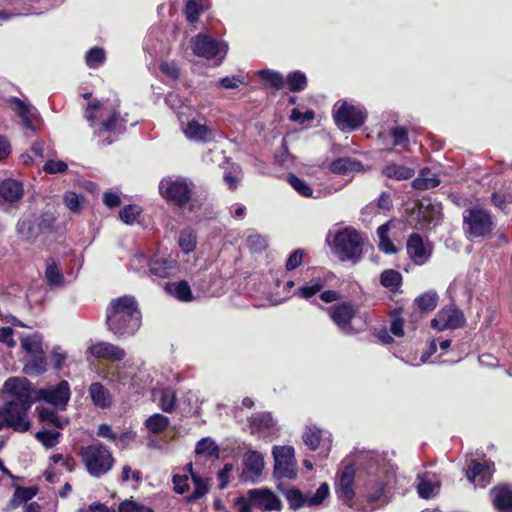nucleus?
Returning <instances> with one entry per match:
<instances>
[{
  "mask_svg": "<svg viewBox=\"0 0 512 512\" xmlns=\"http://www.w3.org/2000/svg\"><path fill=\"white\" fill-rule=\"evenodd\" d=\"M141 312L132 296L113 299L106 313L108 330L117 338L133 336L141 326Z\"/></svg>",
  "mask_w": 512,
  "mask_h": 512,
  "instance_id": "f257e3e1",
  "label": "nucleus"
},
{
  "mask_svg": "<svg viewBox=\"0 0 512 512\" xmlns=\"http://www.w3.org/2000/svg\"><path fill=\"white\" fill-rule=\"evenodd\" d=\"M84 117L91 127H95L96 121L100 120V126L95 130L99 137L105 132L121 133L125 130V119L120 116L114 105L94 100L87 105Z\"/></svg>",
  "mask_w": 512,
  "mask_h": 512,
  "instance_id": "f03ea898",
  "label": "nucleus"
},
{
  "mask_svg": "<svg viewBox=\"0 0 512 512\" xmlns=\"http://www.w3.org/2000/svg\"><path fill=\"white\" fill-rule=\"evenodd\" d=\"M78 455L88 474L95 478L107 474L115 463L109 447L98 441L81 446Z\"/></svg>",
  "mask_w": 512,
  "mask_h": 512,
  "instance_id": "7ed1b4c3",
  "label": "nucleus"
},
{
  "mask_svg": "<svg viewBox=\"0 0 512 512\" xmlns=\"http://www.w3.org/2000/svg\"><path fill=\"white\" fill-rule=\"evenodd\" d=\"M54 222L51 213L23 216L17 222L16 232L21 240L34 243L40 236L52 232Z\"/></svg>",
  "mask_w": 512,
  "mask_h": 512,
  "instance_id": "20e7f679",
  "label": "nucleus"
},
{
  "mask_svg": "<svg viewBox=\"0 0 512 512\" xmlns=\"http://www.w3.org/2000/svg\"><path fill=\"white\" fill-rule=\"evenodd\" d=\"M464 230L469 238L485 237L495 226L491 213L483 208H467L463 212Z\"/></svg>",
  "mask_w": 512,
  "mask_h": 512,
  "instance_id": "39448f33",
  "label": "nucleus"
},
{
  "mask_svg": "<svg viewBox=\"0 0 512 512\" xmlns=\"http://www.w3.org/2000/svg\"><path fill=\"white\" fill-rule=\"evenodd\" d=\"M363 239L355 229L344 228L336 233L333 249L341 260H358L362 254Z\"/></svg>",
  "mask_w": 512,
  "mask_h": 512,
  "instance_id": "423d86ee",
  "label": "nucleus"
},
{
  "mask_svg": "<svg viewBox=\"0 0 512 512\" xmlns=\"http://www.w3.org/2000/svg\"><path fill=\"white\" fill-rule=\"evenodd\" d=\"M36 390L29 380L24 377H10L4 382L2 391L13 402L32 406L36 399Z\"/></svg>",
  "mask_w": 512,
  "mask_h": 512,
  "instance_id": "0eeeda50",
  "label": "nucleus"
},
{
  "mask_svg": "<svg viewBox=\"0 0 512 512\" xmlns=\"http://www.w3.org/2000/svg\"><path fill=\"white\" fill-rule=\"evenodd\" d=\"M274 457V476L278 479H293L297 474V461L292 446H275L272 450Z\"/></svg>",
  "mask_w": 512,
  "mask_h": 512,
  "instance_id": "6e6552de",
  "label": "nucleus"
},
{
  "mask_svg": "<svg viewBox=\"0 0 512 512\" xmlns=\"http://www.w3.org/2000/svg\"><path fill=\"white\" fill-rule=\"evenodd\" d=\"M30 408L31 406L24 404L6 402L5 405L0 408L4 420L3 428L9 427L17 432L28 431L31 427V422L28 419V411Z\"/></svg>",
  "mask_w": 512,
  "mask_h": 512,
  "instance_id": "1a4fd4ad",
  "label": "nucleus"
},
{
  "mask_svg": "<svg viewBox=\"0 0 512 512\" xmlns=\"http://www.w3.org/2000/svg\"><path fill=\"white\" fill-rule=\"evenodd\" d=\"M333 117L336 125L342 131L346 129H356L360 127L365 121L364 112L347 102H338L336 105Z\"/></svg>",
  "mask_w": 512,
  "mask_h": 512,
  "instance_id": "9d476101",
  "label": "nucleus"
},
{
  "mask_svg": "<svg viewBox=\"0 0 512 512\" xmlns=\"http://www.w3.org/2000/svg\"><path fill=\"white\" fill-rule=\"evenodd\" d=\"M160 194L176 205L186 204L191 197V188L183 179L165 178L159 183Z\"/></svg>",
  "mask_w": 512,
  "mask_h": 512,
  "instance_id": "9b49d317",
  "label": "nucleus"
},
{
  "mask_svg": "<svg viewBox=\"0 0 512 512\" xmlns=\"http://www.w3.org/2000/svg\"><path fill=\"white\" fill-rule=\"evenodd\" d=\"M70 385L66 380L60 381L55 386L36 390L37 401H45L61 410H64L70 400Z\"/></svg>",
  "mask_w": 512,
  "mask_h": 512,
  "instance_id": "f8f14e48",
  "label": "nucleus"
},
{
  "mask_svg": "<svg viewBox=\"0 0 512 512\" xmlns=\"http://www.w3.org/2000/svg\"><path fill=\"white\" fill-rule=\"evenodd\" d=\"M192 50L199 57L212 59L221 56V59H223L227 47L224 43L218 42L205 34H198L192 39Z\"/></svg>",
  "mask_w": 512,
  "mask_h": 512,
  "instance_id": "ddd939ff",
  "label": "nucleus"
},
{
  "mask_svg": "<svg viewBox=\"0 0 512 512\" xmlns=\"http://www.w3.org/2000/svg\"><path fill=\"white\" fill-rule=\"evenodd\" d=\"M406 249L409 257L416 265H423L430 259L433 246L430 242L424 241L418 233H413L407 239Z\"/></svg>",
  "mask_w": 512,
  "mask_h": 512,
  "instance_id": "4468645a",
  "label": "nucleus"
},
{
  "mask_svg": "<svg viewBox=\"0 0 512 512\" xmlns=\"http://www.w3.org/2000/svg\"><path fill=\"white\" fill-rule=\"evenodd\" d=\"M302 440L311 451L320 447L324 458L328 456L332 447L331 435L316 426H307L302 434Z\"/></svg>",
  "mask_w": 512,
  "mask_h": 512,
  "instance_id": "2eb2a0df",
  "label": "nucleus"
},
{
  "mask_svg": "<svg viewBox=\"0 0 512 512\" xmlns=\"http://www.w3.org/2000/svg\"><path fill=\"white\" fill-rule=\"evenodd\" d=\"M253 507L261 511H280L282 502L279 497L266 488H254L247 491Z\"/></svg>",
  "mask_w": 512,
  "mask_h": 512,
  "instance_id": "dca6fc26",
  "label": "nucleus"
},
{
  "mask_svg": "<svg viewBox=\"0 0 512 512\" xmlns=\"http://www.w3.org/2000/svg\"><path fill=\"white\" fill-rule=\"evenodd\" d=\"M243 470L240 475L245 482H256L264 469V458L258 451L250 450L246 452L243 458Z\"/></svg>",
  "mask_w": 512,
  "mask_h": 512,
  "instance_id": "f3484780",
  "label": "nucleus"
},
{
  "mask_svg": "<svg viewBox=\"0 0 512 512\" xmlns=\"http://www.w3.org/2000/svg\"><path fill=\"white\" fill-rule=\"evenodd\" d=\"M465 322L463 313L454 307H445L441 309L436 317L431 321L432 327L442 331L445 329H455L461 327Z\"/></svg>",
  "mask_w": 512,
  "mask_h": 512,
  "instance_id": "a211bd4d",
  "label": "nucleus"
},
{
  "mask_svg": "<svg viewBox=\"0 0 512 512\" xmlns=\"http://www.w3.org/2000/svg\"><path fill=\"white\" fill-rule=\"evenodd\" d=\"M356 469L353 464L344 465L337 474L336 490L340 497L350 501L355 496L354 481Z\"/></svg>",
  "mask_w": 512,
  "mask_h": 512,
  "instance_id": "6ab92c4d",
  "label": "nucleus"
},
{
  "mask_svg": "<svg viewBox=\"0 0 512 512\" xmlns=\"http://www.w3.org/2000/svg\"><path fill=\"white\" fill-rule=\"evenodd\" d=\"M355 313L356 310L353 305L347 302L335 305L329 309V315L333 322L346 334L353 333L350 322L355 316Z\"/></svg>",
  "mask_w": 512,
  "mask_h": 512,
  "instance_id": "aec40b11",
  "label": "nucleus"
},
{
  "mask_svg": "<svg viewBox=\"0 0 512 512\" xmlns=\"http://www.w3.org/2000/svg\"><path fill=\"white\" fill-rule=\"evenodd\" d=\"M93 357L99 360H107L111 362H118L125 358L126 352L124 349L109 342L101 341L89 348Z\"/></svg>",
  "mask_w": 512,
  "mask_h": 512,
  "instance_id": "412c9836",
  "label": "nucleus"
},
{
  "mask_svg": "<svg viewBox=\"0 0 512 512\" xmlns=\"http://www.w3.org/2000/svg\"><path fill=\"white\" fill-rule=\"evenodd\" d=\"M24 196V185L22 182L7 178L0 182V203H18Z\"/></svg>",
  "mask_w": 512,
  "mask_h": 512,
  "instance_id": "4be33fe9",
  "label": "nucleus"
},
{
  "mask_svg": "<svg viewBox=\"0 0 512 512\" xmlns=\"http://www.w3.org/2000/svg\"><path fill=\"white\" fill-rule=\"evenodd\" d=\"M8 102L17 116L21 118L23 127L28 130L35 131L33 118L36 116V109L29 103L17 97L10 98Z\"/></svg>",
  "mask_w": 512,
  "mask_h": 512,
  "instance_id": "5701e85b",
  "label": "nucleus"
},
{
  "mask_svg": "<svg viewBox=\"0 0 512 512\" xmlns=\"http://www.w3.org/2000/svg\"><path fill=\"white\" fill-rule=\"evenodd\" d=\"M418 494L423 499L434 497L440 489V481L434 474L424 473L417 476Z\"/></svg>",
  "mask_w": 512,
  "mask_h": 512,
  "instance_id": "b1692460",
  "label": "nucleus"
},
{
  "mask_svg": "<svg viewBox=\"0 0 512 512\" xmlns=\"http://www.w3.org/2000/svg\"><path fill=\"white\" fill-rule=\"evenodd\" d=\"M466 476L475 485L485 487L491 480L492 471L481 463L473 461L466 471Z\"/></svg>",
  "mask_w": 512,
  "mask_h": 512,
  "instance_id": "393cba45",
  "label": "nucleus"
},
{
  "mask_svg": "<svg viewBox=\"0 0 512 512\" xmlns=\"http://www.w3.org/2000/svg\"><path fill=\"white\" fill-rule=\"evenodd\" d=\"M493 504L500 512H512V490L499 486L491 490Z\"/></svg>",
  "mask_w": 512,
  "mask_h": 512,
  "instance_id": "a878e982",
  "label": "nucleus"
},
{
  "mask_svg": "<svg viewBox=\"0 0 512 512\" xmlns=\"http://www.w3.org/2000/svg\"><path fill=\"white\" fill-rule=\"evenodd\" d=\"M183 131L188 139L194 141L206 142L212 137V131L210 128L194 120L188 122Z\"/></svg>",
  "mask_w": 512,
  "mask_h": 512,
  "instance_id": "bb28decb",
  "label": "nucleus"
},
{
  "mask_svg": "<svg viewBox=\"0 0 512 512\" xmlns=\"http://www.w3.org/2000/svg\"><path fill=\"white\" fill-rule=\"evenodd\" d=\"M47 369V361L43 353L25 356L23 371L30 376H39Z\"/></svg>",
  "mask_w": 512,
  "mask_h": 512,
  "instance_id": "cd10ccee",
  "label": "nucleus"
},
{
  "mask_svg": "<svg viewBox=\"0 0 512 512\" xmlns=\"http://www.w3.org/2000/svg\"><path fill=\"white\" fill-rule=\"evenodd\" d=\"M330 169L335 174L350 175L354 172H359L363 169L361 162L351 158H339L333 161Z\"/></svg>",
  "mask_w": 512,
  "mask_h": 512,
  "instance_id": "c85d7f7f",
  "label": "nucleus"
},
{
  "mask_svg": "<svg viewBox=\"0 0 512 512\" xmlns=\"http://www.w3.org/2000/svg\"><path fill=\"white\" fill-rule=\"evenodd\" d=\"M89 395L93 404L100 408H107L111 405V394L101 383H92L89 387Z\"/></svg>",
  "mask_w": 512,
  "mask_h": 512,
  "instance_id": "c756f323",
  "label": "nucleus"
},
{
  "mask_svg": "<svg viewBox=\"0 0 512 512\" xmlns=\"http://www.w3.org/2000/svg\"><path fill=\"white\" fill-rule=\"evenodd\" d=\"M151 274L160 278L169 277L176 270L175 262L164 258H154L149 262Z\"/></svg>",
  "mask_w": 512,
  "mask_h": 512,
  "instance_id": "7c9ffc66",
  "label": "nucleus"
},
{
  "mask_svg": "<svg viewBox=\"0 0 512 512\" xmlns=\"http://www.w3.org/2000/svg\"><path fill=\"white\" fill-rule=\"evenodd\" d=\"M440 184V179L437 174L432 173L429 169L425 168L420 171L419 176L412 182V186L418 190H427L434 188Z\"/></svg>",
  "mask_w": 512,
  "mask_h": 512,
  "instance_id": "2f4dec72",
  "label": "nucleus"
},
{
  "mask_svg": "<svg viewBox=\"0 0 512 512\" xmlns=\"http://www.w3.org/2000/svg\"><path fill=\"white\" fill-rule=\"evenodd\" d=\"M390 225L391 222L388 221L377 228V236L379 239L378 247L386 254H395L397 252V248L388 236Z\"/></svg>",
  "mask_w": 512,
  "mask_h": 512,
  "instance_id": "473e14b6",
  "label": "nucleus"
},
{
  "mask_svg": "<svg viewBox=\"0 0 512 512\" xmlns=\"http://www.w3.org/2000/svg\"><path fill=\"white\" fill-rule=\"evenodd\" d=\"M383 174L388 178L396 180H407L412 178L415 172L413 169L402 165L389 164L383 169Z\"/></svg>",
  "mask_w": 512,
  "mask_h": 512,
  "instance_id": "72a5a7b5",
  "label": "nucleus"
},
{
  "mask_svg": "<svg viewBox=\"0 0 512 512\" xmlns=\"http://www.w3.org/2000/svg\"><path fill=\"white\" fill-rule=\"evenodd\" d=\"M45 278L51 286H60L64 281L63 273L53 258H49L46 262Z\"/></svg>",
  "mask_w": 512,
  "mask_h": 512,
  "instance_id": "f704fd0d",
  "label": "nucleus"
},
{
  "mask_svg": "<svg viewBox=\"0 0 512 512\" xmlns=\"http://www.w3.org/2000/svg\"><path fill=\"white\" fill-rule=\"evenodd\" d=\"M21 347L26 352V356L43 353L42 337L35 333L21 339Z\"/></svg>",
  "mask_w": 512,
  "mask_h": 512,
  "instance_id": "c9c22d12",
  "label": "nucleus"
},
{
  "mask_svg": "<svg viewBox=\"0 0 512 512\" xmlns=\"http://www.w3.org/2000/svg\"><path fill=\"white\" fill-rule=\"evenodd\" d=\"M38 489L35 487H17L12 499L10 500V507L17 508L23 503H26L37 494Z\"/></svg>",
  "mask_w": 512,
  "mask_h": 512,
  "instance_id": "e433bc0d",
  "label": "nucleus"
},
{
  "mask_svg": "<svg viewBox=\"0 0 512 512\" xmlns=\"http://www.w3.org/2000/svg\"><path fill=\"white\" fill-rule=\"evenodd\" d=\"M380 283L390 291H396L402 283V275L393 269L384 270L380 276Z\"/></svg>",
  "mask_w": 512,
  "mask_h": 512,
  "instance_id": "4c0bfd02",
  "label": "nucleus"
},
{
  "mask_svg": "<svg viewBox=\"0 0 512 512\" xmlns=\"http://www.w3.org/2000/svg\"><path fill=\"white\" fill-rule=\"evenodd\" d=\"M169 423L168 417L156 413L147 418L144 424L149 432L158 434L164 431L169 426Z\"/></svg>",
  "mask_w": 512,
  "mask_h": 512,
  "instance_id": "58836bf2",
  "label": "nucleus"
},
{
  "mask_svg": "<svg viewBox=\"0 0 512 512\" xmlns=\"http://www.w3.org/2000/svg\"><path fill=\"white\" fill-rule=\"evenodd\" d=\"M438 295L435 291H428L415 299L418 308L423 312H429L436 308Z\"/></svg>",
  "mask_w": 512,
  "mask_h": 512,
  "instance_id": "ea45409f",
  "label": "nucleus"
},
{
  "mask_svg": "<svg viewBox=\"0 0 512 512\" xmlns=\"http://www.w3.org/2000/svg\"><path fill=\"white\" fill-rule=\"evenodd\" d=\"M192 480L194 483V491L187 496L189 502L196 501L207 494L209 490L208 479H204L197 474H192Z\"/></svg>",
  "mask_w": 512,
  "mask_h": 512,
  "instance_id": "a19ab883",
  "label": "nucleus"
},
{
  "mask_svg": "<svg viewBox=\"0 0 512 512\" xmlns=\"http://www.w3.org/2000/svg\"><path fill=\"white\" fill-rule=\"evenodd\" d=\"M159 404L163 411L172 412L176 407V393L172 388H164L159 390Z\"/></svg>",
  "mask_w": 512,
  "mask_h": 512,
  "instance_id": "79ce46f5",
  "label": "nucleus"
},
{
  "mask_svg": "<svg viewBox=\"0 0 512 512\" xmlns=\"http://www.w3.org/2000/svg\"><path fill=\"white\" fill-rule=\"evenodd\" d=\"M259 77L267 84H269L271 87H274L276 89H281L284 86L285 80L281 73L270 70V69H264L258 72Z\"/></svg>",
  "mask_w": 512,
  "mask_h": 512,
  "instance_id": "37998d69",
  "label": "nucleus"
},
{
  "mask_svg": "<svg viewBox=\"0 0 512 512\" xmlns=\"http://www.w3.org/2000/svg\"><path fill=\"white\" fill-rule=\"evenodd\" d=\"M38 414L41 421L54 425L57 428H62L67 424V421L61 419L56 411L50 408H38Z\"/></svg>",
  "mask_w": 512,
  "mask_h": 512,
  "instance_id": "c03bdc74",
  "label": "nucleus"
},
{
  "mask_svg": "<svg viewBox=\"0 0 512 512\" xmlns=\"http://www.w3.org/2000/svg\"><path fill=\"white\" fill-rule=\"evenodd\" d=\"M61 433L52 430H42L36 433V439L46 448H53L59 443Z\"/></svg>",
  "mask_w": 512,
  "mask_h": 512,
  "instance_id": "a18cd8bd",
  "label": "nucleus"
},
{
  "mask_svg": "<svg viewBox=\"0 0 512 512\" xmlns=\"http://www.w3.org/2000/svg\"><path fill=\"white\" fill-rule=\"evenodd\" d=\"M285 496L290 508L293 510H297L307 505V495H303L302 492L298 489L287 490Z\"/></svg>",
  "mask_w": 512,
  "mask_h": 512,
  "instance_id": "49530a36",
  "label": "nucleus"
},
{
  "mask_svg": "<svg viewBox=\"0 0 512 512\" xmlns=\"http://www.w3.org/2000/svg\"><path fill=\"white\" fill-rule=\"evenodd\" d=\"M251 425L257 430L272 428L275 422L270 413H256L251 417Z\"/></svg>",
  "mask_w": 512,
  "mask_h": 512,
  "instance_id": "de8ad7c7",
  "label": "nucleus"
},
{
  "mask_svg": "<svg viewBox=\"0 0 512 512\" xmlns=\"http://www.w3.org/2000/svg\"><path fill=\"white\" fill-rule=\"evenodd\" d=\"M286 82L291 91L298 92L306 87L307 79L304 73L295 71L287 76Z\"/></svg>",
  "mask_w": 512,
  "mask_h": 512,
  "instance_id": "09e8293b",
  "label": "nucleus"
},
{
  "mask_svg": "<svg viewBox=\"0 0 512 512\" xmlns=\"http://www.w3.org/2000/svg\"><path fill=\"white\" fill-rule=\"evenodd\" d=\"M66 207L73 213H79L82 209L84 197L73 191H67L63 196Z\"/></svg>",
  "mask_w": 512,
  "mask_h": 512,
  "instance_id": "8fccbe9b",
  "label": "nucleus"
},
{
  "mask_svg": "<svg viewBox=\"0 0 512 512\" xmlns=\"http://www.w3.org/2000/svg\"><path fill=\"white\" fill-rule=\"evenodd\" d=\"M287 181L300 195L304 197H311L313 195V189L296 175L289 174Z\"/></svg>",
  "mask_w": 512,
  "mask_h": 512,
  "instance_id": "3c124183",
  "label": "nucleus"
},
{
  "mask_svg": "<svg viewBox=\"0 0 512 512\" xmlns=\"http://www.w3.org/2000/svg\"><path fill=\"white\" fill-rule=\"evenodd\" d=\"M179 246L185 253H190L196 248V236L190 229H185L181 232Z\"/></svg>",
  "mask_w": 512,
  "mask_h": 512,
  "instance_id": "603ef678",
  "label": "nucleus"
},
{
  "mask_svg": "<svg viewBox=\"0 0 512 512\" xmlns=\"http://www.w3.org/2000/svg\"><path fill=\"white\" fill-rule=\"evenodd\" d=\"M195 453L197 455L212 456L218 453V447L215 442L210 438H202L197 442L195 447Z\"/></svg>",
  "mask_w": 512,
  "mask_h": 512,
  "instance_id": "864d4df0",
  "label": "nucleus"
},
{
  "mask_svg": "<svg viewBox=\"0 0 512 512\" xmlns=\"http://www.w3.org/2000/svg\"><path fill=\"white\" fill-rule=\"evenodd\" d=\"M323 287H324V283L322 281H320V280L312 281V282L308 283L307 285L300 287L297 290L296 294L301 298L309 299L312 296L316 295L318 292H320Z\"/></svg>",
  "mask_w": 512,
  "mask_h": 512,
  "instance_id": "5fc2aeb1",
  "label": "nucleus"
},
{
  "mask_svg": "<svg viewBox=\"0 0 512 512\" xmlns=\"http://www.w3.org/2000/svg\"><path fill=\"white\" fill-rule=\"evenodd\" d=\"M85 60H86V64L89 67H91V68L98 67L105 60V52L101 48L94 47L86 53Z\"/></svg>",
  "mask_w": 512,
  "mask_h": 512,
  "instance_id": "6e6d98bb",
  "label": "nucleus"
},
{
  "mask_svg": "<svg viewBox=\"0 0 512 512\" xmlns=\"http://www.w3.org/2000/svg\"><path fill=\"white\" fill-rule=\"evenodd\" d=\"M329 495V486L327 483H322L315 493L307 495V506H318Z\"/></svg>",
  "mask_w": 512,
  "mask_h": 512,
  "instance_id": "4d7b16f0",
  "label": "nucleus"
},
{
  "mask_svg": "<svg viewBox=\"0 0 512 512\" xmlns=\"http://www.w3.org/2000/svg\"><path fill=\"white\" fill-rule=\"evenodd\" d=\"M201 10V0H188L185 7L187 20L191 23L197 21Z\"/></svg>",
  "mask_w": 512,
  "mask_h": 512,
  "instance_id": "13d9d810",
  "label": "nucleus"
},
{
  "mask_svg": "<svg viewBox=\"0 0 512 512\" xmlns=\"http://www.w3.org/2000/svg\"><path fill=\"white\" fill-rule=\"evenodd\" d=\"M174 296L181 301L192 300V291L186 281H180L174 284Z\"/></svg>",
  "mask_w": 512,
  "mask_h": 512,
  "instance_id": "bf43d9fd",
  "label": "nucleus"
},
{
  "mask_svg": "<svg viewBox=\"0 0 512 512\" xmlns=\"http://www.w3.org/2000/svg\"><path fill=\"white\" fill-rule=\"evenodd\" d=\"M140 209L135 205H129L120 210V219L126 224H132L136 221Z\"/></svg>",
  "mask_w": 512,
  "mask_h": 512,
  "instance_id": "052dcab7",
  "label": "nucleus"
},
{
  "mask_svg": "<svg viewBox=\"0 0 512 512\" xmlns=\"http://www.w3.org/2000/svg\"><path fill=\"white\" fill-rule=\"evenodd\" d=\"M67 169V164L61 160H49L43 167V170L48 174L65 173Z\"/></svg>",
  "mask_w": 512,
  "mask_h": 512,
  "instance_id": "680f3d73",
  "label": "nucleus"
},
{
  "mask_svg": "<svg viewBox=\"0 0 512 512\" xmlns=\"http://www.w3.org/2000/svg\"><path fill=\"white\" fill-rule=\"evenodd\" d=\"M303 256H304V250L297 249V250L293 251L286 261V269L288 271H292V270L298 268L302 264Z\"/></svg>",
  "mask_w": 512,
  "mask_h": 512,
  "instance_id": "e2e57ef3",
  "label": "nucleus"
},
{
  "mask_svg": "<svg viewBox=\"0 0 512 512\" xmlns=\"http://www.w3.org/2000/svg\"><path fill=\"white\" fill-rule=\"evenodd\" d=\"M249 247L254 251H261L267 247V240L259 234H251L247 237Z\"/></svg>",
  "mask_w": 512,
  "mask_h": 512,
  "instance_id": "0e129e2a",
  "label": "nucleus"
},
{
  "mask_svg": "<svg viewBox=\"0 0 512 512\" xmlns=\"http://www.w3.org/2000/svg\"><path fill=\"white\" fill-rule=\"evenodd\" d=\"M172 481L176 493L184 494L189 490V477L187 475H174Z\"/></svg>",
  "mask_w": 512,
  "mask_h": 512,
  "instance_id": "69168bd1",
  "label": "nucleus"
},
{
  "mask_svg": "<svg viewBox=\"0 0 512 512\" xmlns=\"http://www.w3.org/2000/svg\"><path fill=\"white\" fill-rule=\"evenodd\" d=\"M136 438V433L133 431H126L120 435L116 434V441H113L120 449H125Z\"/></svg>",
  "mask_w": 512,
  "mask_h": 512,
  "instance_id": "338daca9",
  "label": "nucleus"
},
{
  "mask_svg": "<svg viewBox=\"0 0 512 512\" xmlns=\"http://www.w3.org/2000/svg\"><path fill=\"white\" fill-rule=\"evenodd\" d=\"M234 506L239 512H251L253 504L249 495L239 496L234 499Z\"/></svg>",
  "mask_w": 512,
  "mask_h": 512,
  "instance_id": "774afa93",
  "label": "nucleus"
}]
</instances>
